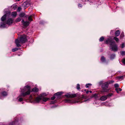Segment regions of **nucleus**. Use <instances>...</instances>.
<instances>
[{
    "instance_id": "f257e3e1",
    "label": "nucleus",
    "mask_w": 125,
    "mask_h": 125,
    "mask_svg": "<svg viewBox=\"0 0 125 125\" xmlns=\"http://www.w3.org/2000/svg\"><path fill=\"white\" fill-rule=\"evenodd\" d=\"M27 41L26 36L25 35H23L19 39H16L15 41V43L17 46L19 47L21 46L20 43H24Z\"/></svg>"
},
{
    "instance_id": "f03ea898",
    "label": "nucleus",
    "mask_w": 125,
    "mask_h": 125,
    "mask_svg": "<svg viewBox=\"0 0 125 125\" xmlns=\"http://www.w3.org/2000/svg\"><path fill=\"white\" fill-rule=\"evenodd\" d=\"M25 91H27L25 93H22L21 94L22 96H24L27 95H29L30 94V93L32 92L31 91V87L30 86L27 85L25 86L24 87Z\"/></svg>"
},
{
    "instance_id": "7ed1b4c3",
    "label": "nucleus",
    "mask_w": 125,
    "mask_h": 125,
    "mask_svg": "<svg viewBox=\"0 0 125 125\" xmlns=\"http://www.w3.org/2000/svg\"><path fill=\"white\" fill-rule=\"evenodd\" d=\"M111 83L109 82L108 83V82H106L105 83L102 85V88L103 89V92H108L109 90L108 89H107V88L108 87V86L109 84L110 83Z\"/></svg>"
},
{
    "instance_id": "20e7f679",
    "label": "nucleus",
    "mask_w": 125,
    "mask_h": 125,
    "mask_svg": "<svg viewBox=\"0 0 125 125\" xmlns=\"http://www.w3.org/2000/svg\"><path fill=\"white\" fill-rule=\"evenodd\" d=\"M112 43L114 44L115 43V42H113L111 43V44L110 45H111L110 47L111 49H112V50H113L114 51H117V50L118 49L117 46L116 45H115L112 47Z\"/></svg>"
},
{
    "instance_id": "39448f33",
    "label": "nucleus",
    "mask_w": 125,
    "mask_h": 125,
    "mask_svg": "<svg viewBox=\"0 0 125 125\" xmlns=\"http://www.w3.org/2000/svg\"><path fill=\"white\" fill-rule=\"evenodd\" d=\"M65 96L67 97L72 98L76 96V94H70L69 93H68L65 95Z\"/></svg>"
},
{
    "instance_id": "423d86ee",
    "label": "nucleus",
    "mask_w": 125,
    "mask_h": 125,
    "mask_svg": "<svg viewBox=\"0 0 125 125\" xmlns=\"http://www.w3.org/2000/svg\"><path fill=\"white\" fill-rule=\"evenodd\" d=\"M41 100H42V96L37 97L35 99V101L36 102L38 103Z\"/></svg>"
},
{
    "instance_id": "0eeeda50",
    "label": "nucleus",
    "mask_w": 125,
    "mask_h": 125,
    "mask_svg": "<svg viewBox=\"0 0 125 125\" xmlns=\"http://www.w3.org/2000/svg\"><path fill=\"white\" fill-rule=\"evenodd\" d=\"M107 98V96L104 95L101 97L100 99L101 100L103 101H104L106 100Z\"/></svg>"
},
{
    "instance_id": "6e6552de",
    "label": "nucleus",
    "mask_w": 125,
    "mask_h": 125,
    "mask_svg": "<svg viewBox=\"0 0 125 125\" xmlns=\"http://www.w3.org/2000/svg\"><path fill=\"white\" fill-rule=\"evenodd\" d=\"M13 20L11 19H9L7 22V24L10 25L13 22Z\"/></svg>"
},
{
    "instance_id": "1a4fd4ad",
    "label": "nucleus",
    "mask_w": 125,
    "mask_h": 125,
    "mask_svg": "<svg viewBox=\"0 0 125 125\" xmlns=\"http://www.w3.org/2000/svg\"><path fill=\"white\" fill-rule=\"evenodd\" d=\"M42 100L44 102H46L48 99V98H46L43 96L42 95Z\"/></svg>"
},
{
    "instance_id": "9d476101",
    "label": "nucleus",
    "mask_w": 125,
    "mask_h": 125,
    "mask_svg": "<svg viewBox=\"0 0 125 125\" xmlns=\"http://www.w3.org/2000/svg\"><path fill=\"white\" fill-rule=\"evenodd\" d=\"M30 24V22L29 21H26L24 22L23 23V25L24 26H26Z\"/></svg>"
},
{
    "instance_id": "9b49d317",
    "label": "nucleus",
    "mask_w": 125,
    "mask_h": 125,
    "mask_svg": "<svg viewBox=\"0 0 125 125\" xmlns=\"http://www.w3.org/2000/svg\"><path fill=\"white\" fill-rule=\"evenodd\" d=\"M120 34V31L119 30L117 31L115 33V35L116 36H119Z\"/></svg>"
},
{
    "instance_id": "f8f14e48",
    "label": "nucleus",
    "mask_w": 125,
    "mask_h": 125,
    "mask_svg": "<svg viewBox=\"0 0 125 125\" xmlns=\"http://www.w3.org/2000/svg\"><path fill=\"white\" fill-rule=\"evenodd\" d=\"M6 15H5L3 16L1 18V21H3L5 20L6 19Z\"/></svg>"
},
{
    "instance_id": "ddd939ff",
    "label": "nucleus",
    "mask_w": 125,
    "mask_h": 125,
    "mask_svg": "<svg viewBox=\"0 0 125 125\" xmlns=\"http://www.w3.org/2000/svg\"><path fill=\"white\" fill-rule=\"evenodd\" d=\"M38 89L36 87H35L32 90V91L34 92H37L38 91Z\"/></svg>"
},
{
    "instance_id": "4468645a",
    "label": "nucleus",
    "mask_w": 125,
    "mask_h": 125,
    "mask_svg": "<svg viewBox=\"0 0 125 125\" xmlns=\"http://www.w3.org/2000/svg\"><path fill=\"white\" fill-rule=\"evenodd\" d=\"M12 16L14 17H16L17 15V12H16L14 11L12 12Z\"/></svg>"
},
{
    "instance_id": "2eb2a0df",
    "label": "nucleus",
    "mask_w": 125,
    "mask_h": 125,
    "mask_svg": "<svg viewBox=\"0 0 125 125\" xmlns=\"http://www.w3.org/2000/svg\"><path fill=\"white\" fill-rule=\"evenodd\" d=\"M27 2H25L22 5L23 6L25 7H27L29 5L27 4Z\"/></svg>"
},
{
    "instance_id": "dca6fc26",
    "label": "nucleus",
    "mask_w": 125,
    "mask_h": 125,
    "mask_svg": "<svg viewBox=\"0 0 125 125\" xmlns=\"http://www.w3.org/2000/svg\"><path fill=\"white\" fill-rule=\"evenodd\" d=\"M65 102L67 103H71L72 102L69 99L66 100H65Z\"/></svg>"
},
{
    "instance_id": "f3484780",
    "label": "nucleus",
    "mask_w": 125,
    "mask_h": 125,
    "mask_svg": "<svg viewBox=\"0 0 125 125\" xmlns=\"http://www.w3.org/2000/svg\"><path fill=\"white\" fill-rule=\"evenodd\" d=\"M110 43H111V41L110 39H108L106 40V44H108Z\"/></svg>"
},
{
    "instance_id": "a211bd4d",
    "label": "nucleus",
    "mask_w": 125,
    "mask_h": 125,
    "mask_svg": "<svg viewBox=\"0 0 125 125\" xmlns=\"http://www.w3.org/2000/svg\"><path fill=\"white\" fill-rule=\"evenodd\" d=\"M115 90L116 91V92L117 93H119V91H122V89L120 88H116L115 89Z\"/></svg>"
},
{
    "instance_id": "6ab92c4d",
    "label": "nucleus",
    "mask_w": 125,
    "mask_h": 125,
    "mask_svg": "<svg viewBox=\"0 0 125 125\" xmlns=\"http://www.w3.org/2000/svg\"><path fill=\"white\" fill-rule=\"evenodd\" d=\"M25 14L24 13H23L20 14L19 15V16L21 17H23L25 16Z\"/></svg>"
},
{
    "instance_id": "aec40b11",
    "label": "nucleus",
    "mask_w": 125,
    "mask_h": 125,
    "mask_svg": "<svg viewBox=\"0 0 125 125\" xmlns=\"http://www.w3.org/2000/svg\"><path fill=\"white\" fill-rule=\"evenodd\" d=\"M21 20V19L20 18H18L17 19L15 20L16 22H18L20 21Z\"/></svg>"
},
{
    "instance_id": "412c9836",
    "label": "nucleus",
    "mask_w": 125,
    "mask_h": 125,
    "mask_svg": "<svg viewBox=\"0 0 125 125\" xmlns=\"http://www.w3.org/2000/svg\"><path fill=\"white\" fill-rule=\"evenodd\" d=\"M101 60L102 62H104L105 61V59L104 58L103 56L101 58Z\"/></svg>"
},
{
    "instance_id": "4be33fe9",
    "label": "nucleus",
    "mask_w": 125,
    "mask_h": 125,
    "mask_svg": "<svg viewBox=\"0 0 125 125\" xmlns=\"http://www.w3.org/2000/svg\"><path fill=\"white\" fill-rule=\"evenodd\" d=\"M113 95V94L112 93H110L108 94L107 96V97H110Z\"/></svg>"
},
{
    "instance_id": "5701e85b",
    "label": "nucleus",
    "mask_w": 125,
    "mask_h": 125,
    "mask_svg": "<svg viewBox=\"0 0 125 125\" xmlns=\"http://www.w3.org/2000/svg\"><path fill=\"white\" fill-rule=\"evenodd\" d=\"M124 36V33L122 32L120 36V38H122Z\"/></svg>"
},
{
    "instance_id": "b1692460",
    "label": "nucleus",
    "mask_w": 125,
    "mask_h": 125,
    "mask_svg": "<svg viewBox=\"0 0 125 125\" xmlns=\"http://www.w3.org/2000/svg\"><path fill=\"white\" fill-rule=\"evenodd\" d=\"M18 50V48H14L13 49H12V51L13 52H14Z\"/></svg>"
},
{
    "instance_id": "393cba45",
    "label": "nucleus",
    "mask_w": 125,
    "mask_h": 125,
    "mask_svg": "<svg viewBox=\"0 0 125 125\" xmlns=\"http://www.w3.org/2000/svg\"><path fill=\"white\" fill-rule=\"evenodd\" d=\"M91 85L92 84L90 83L87 84H86L85 86L86 88H88L89 87V86H91Z\"/></svg>"
},
{
    "instance_id": "a878e982",
    "label": "nucleus",
    "mask_w": 125,
    "mask_h": 125,
    "mask_svg": "<svg viewBox=\"0 0 125 125\" xmlns=\"http://www.w3.org/2000/svg\"><path fill=\"white\" fill-rule=\"evenodd\" d=\"M2 95L3 96H6L7 95V94L6 92H4L2 93Z\"/></svg>"
},
{
    "instance_id": "bb28decb",
    "label": "nucleus",
    "mask_w": 125,
    "mask_h": 125,
    "mask_svg": "<svg viewBox=\"0 0 125 125\" xmlns=\"http://www.w3.org/2000/svg\"><path fill=\"white\" fill-rule=\"evenodd\" d=\"M121 55L123 56L125 55V51H122L120 52Z\"/></svg>"
},
{
    "instance_id": "cd10ccee",
    "label": "nucleus",
    "mask_w": 125,
    "mask_h": 125,
    "mask_svg": "<svg viewBox=\"0 0 125 125\" xmlns=\"http://www.w3.org/2000/svg\"><path fill=\"white\" fill-rule=\"evenodd\" d=\"M114 39H115L117 42H118L119 41V39L116 37H114Z\"/></svg>"
},
{
    "instance_id": "c85d7f7f",
    "label": "nucleus",
    "mask_w": 125,
    "mask_h": 125,
    "mask_svg": "<svg viewBox=\"0 0 125 125\" xmlns=\"http://www.w3.org/2000/svg\"><path fill=\"white\" fill-rule=\"evenodd\" d=\"M104 38L103 37H102L100 38L99 39V41L100 42H101L103 41L104 40Z\"/></svg>"
},
{
    "instance_id": "c756f323",
    "label": "nucleus",
    "mask_w": 125,
    "mask_h": 125,
    "mask_svg": "<svg viewBox=\"0 0 125 125\" xmlns=\"http://www.w3.org/2000/svg\"><path fill=\"white\" fill-rule=\"evenodd\" d=\"M28 20L29 21H32V20L31 17V16H29L28 17Z\"/></svg>"
},
{
    "instance_id": "7c9ffc66",
    "label": "nucleus",
    "mask_w": 125,
    "mask_h": 125,
    "mask_svg": "<svg viewBox=\"0 0 125 125\" xmlns=\"http://www.w3.org/2000/svg\"><path fill=\"white\" fill-rule=\"evenodd\" d=\"M77 88L78 90H79L80 89V85L78 84L77 85Z\"/></svg>"
},
{
    "instance_id": "2f4dec72",
    "label": "nucleus",
    "mask_w": 125,
    "mask_h": 125,
    "mask_svg": "<svg viewBox=\"0 0 125 125\" xmlns=\"http://www.w3.org/2000/svg\"><path fill=\"white\" fill-rule=\"evenodd\" d=\"M5 27V24H2L0 26V27L4 28Z\"/></svg>"
},
{
    "instance_id": "473e14b6",
    "label": "nucleus",
    "mask_w": 125,
    "mask_h": 125,
    "mask_svg": "<svg viewBox=\"0 0 125 125\" xmlns=\"http://www.w3.org/2000/svg\"><path fill=\"white\" fill-rule=\"evenodd\" d=\"M21 10V8L20 7H19L17 9V10L18 11H20Z\"/></svg>"
},
{
    "instance_id": "72a5a7b5",
    "label": "nucleus",
    "mask_w": 125,
    "mask_h": 125,
    "mask_svg": "<svg viewBox=\"0 0 125 125\" xmlns=\"http://www.w3.org/2000/svg\"><path fill=\"white\" fill-rule=\"evenodd\" d=\"M115 87V88L118 87H119V85L117 84H115L114 85Z\"/></svg>"
},
{
    "instance_id": "f704fd0d",
    "label": "nucleus",
    "mask_w": 125,
    "mask_h": 125,
    "mask_svg": "<svg viewBox=\"0 0 125 125\" xmlns=\"http://www.w3.org/2000/svg\"><path fill=\"white\" fill-rule=\"evenodd\" d=\"M55 94L56 95H58L61 94V93L60 92H58L56 93Z\"/></svg>"
},
{
    "instance_id": "c9c22d12",
    "label": "nucleus",
    "mask_w": 125,
    "mask_h": 125,
    "mask_svg": "<svg viewBox=\"0 0 125 125\" xmlns=\"http://www.w3.org/2000/svg\"><path fill=\"white\" fill-rule=\"evenodd\" d=\"M122 62L124 64H125V58L123 59Z\"/></svg>"
},
{
    "instance_id": "e433bc0d",
    "label": "nucleus",
    "mask_w": 125,
    "mask_h": 125,
    "mask_svg": "<svg viewBox=\"0 0 125 125\" xmlns=\"http://www.w3.org/2000/svg\"><path fill=\"white\" fill-rule=\"evenodd\" d=\"M55 98V97L54 96H53L51 98V99L52 100H54Z\"/></svg>"
},
{
    "instance_id": "4c0bfd02",
    "label": "nucleus",
    "mask_w": 125,
    "mask_h": 125,
    "mask_svg": "<svg viewBox=\"0 0 125 125\" xmlns=\"http://www.w3.org/2000/svg\"><path fill=\"white\" fill-rule=\"evenodd\" d=\"M19 101H22V98H20L19 99Z\"/></svg>"
},
{
    "instance_id": "58836bf2",
    "label": "nucleus",
    "mask_w": 125,
    "mask_h": 125,
    "mask_svg": "<svg viewBox=\"0 0 125 125\" xmlns=\"http://www.w3.org/2000/svg\"><path fill=\"white\" fill-rule=\"evenodd\" d=\"M82 5L80 4H79L78 5V7H82Z\"/></svg>"
},
{
    "instance_id": "ea45409f",
    "label": "nucleus",
    "mask_w": 125,
    "mask_h": 125,
    "mask_svg": "<svg viewBox=\"0 0 125 125\" xmlns=\"http://www.w3.org/2000/svg\"><path fill=\"white\" fill-rule=\"evenodd\" d=\"M124 46L125 45L124 43H122V48H123L124 47Z\"/></svg>"
},
{
    "instance_id": "a19ab883",
    "label": "nucleus",
    "mask_w": 125,
    "mask_h": 125,
    "mask_svg": "<svg viewBox=\"0 0 125 125\" xmlns=\"http://www.w3.org/2000/svg\"><path fill=\"white\" fill-rule=\"evenodd\" d=\"M110 82L111 83H114V81H111L108 82V83H109V82Z\"/></svg>"
},
{
    "instance_id": "79ce46f5",
    "label": "nucleus",
    "mask_w": 125,
    "mask_h": 125,
    "mask_svg": "<svg viewBox=\"0 0 125 125\" xmlns=\"http://www.w3.org/2000/svg\"><path fill=\"white\" fill-rule=\"evenodd\" d=\"M82 98H84V97L83 95H82Z\"/></svg>"
},
{
    "instance_id": "37998d69",
    "label": "nucleus",
    "mask_w": 125,
    "mask_h": 125,
    "mask_svg": "<svg viewBox=\"0 0 125 125\" xmlns=\"http://www.w3.org/2000/svg\"><path fill=\"white\" fill-rule=\"evenodd\" d=\"M123 77V76H121V77H119V79H122Z\"/></svg>"
},
{
    "instance_id": "c03bdc74",
    "label": "nucleus",
    "mask_w": 125,
    "mask_h": 125,
    "mask_svg": "<svg viewBox=\"0 0 125 125\" xmlns=\"http://www.w3.org/2000/svg\"><path fill=\"white\" fill-rule=\"evenodd\" d=\"M32 96H30V100H31V99H32Z\"/></svg>"
},
{
    "instance_id": "a18cd8bd",
    "label": "nucleus",
    "mask_w": 125,
    "mask_h": 125,
    "mask_svg": "<svg viewBox=\"0 0 125 125\" xmlns=\"http://www.w3.org/2000/svg\"><path fill=\"white\" fill-rule=\"evenodd\" d=\"M14 7H15V8L14 9V10H15V9H16V5H14Z\"/></svg>"
},
{
    "instance_id": "49530a36",
    "label": "nucleus",
    "mask_w": 125,
    "mask_h": 125,
    "mask_svg": "<svg viewBox=\"0 0 125 125\" xmlns=\"http://www.w3.org/2000/svg\"><path fill=\"white\" fill-rule=\"evenodd\" d=\"M89 91H87L86 92V93L87 94H88L89 93Z\"/></svg>"
},
{
    "instance_id": "de8ad7c7",
    "label": "nucleus",
    "mask_w": 125,
    "mask_h": 125,
    "mask_svg": "<svg viewBox=\"0 0 125 125\" xmlns=\"http://www.w3.org/2000/svg\"><path fill=\"white\" fill-rule=\"evenodd\" d=\"M22 22V23H24V21L23 20H22L21 21Z\"/></svg>"
},
{
    "instance_id": "09e8293b",
    "label": "nucleus",
    "mask_w": 125,
    "mask_h": 125,
    "mask_svg": "<svg viewBox=\"0 0 125 125\" xmlns=\"http://www.w3.org/2000/svg\"><path fill=\"white\" fill-rule=\"evenodd\" d=\"M97 96V95L96 94H94V97H95V96Z\"/></svg>"
},
{
    "instance_id": "8fccbe9b",
    "label": "nucleus",
    "mask_w": 125,
    "mask_h": 125,
    "mask_svg": "<svg viewBox=\"0 0 125 125\" xmlns=\"http://www.w3.org/2000/svg\"><path fill=\"white\" fill-rule=\"evenodd\" d=\"M89 92H90V93H92V91H89Z\"/></svg>"
},
{
    "instance_id": "3c124183",
    "label": "nucleus",
    "mask_w": 125,
    "mask_h": 125,
    "mask_svg": "<svg viewBox=\"0 0 125 125\" xmlns=\"http://www.w3.org/2000/svg\"><path fill=\"white\" fill-rule=\"evenodd\" d=\"M102 83V82H100V84H101Z\"/></svg>"
},
{
    "instance_id": "603ef678",
    "label": "nucleus",
    "mask_w": 125,
    "mask_h": 125,
    "mask_svg": "<svg viewBox=\"0 0 125 125\" xmlns=\"http://www.w3.org/2000/svg\"><path fill=\"white\" fill-rule=\"evenodd\" d=\"M18 1H20V0H17Z\"/></svg>"
},
{
    "instance_id": "864d4df0",
    "label": "nucleus",
    "mask_w": 125,
    "mask_h": 125,
    "mask_svg": "<svg viewBox=\"0 0 125 125\" xmlns=\"http://www.w3.org/2000/svg\"><path fill=\"white\" fill-rule=\"evenodd\" d=\"M43 95H44V94H43Z\"/></svg>"
}]
</instances>
